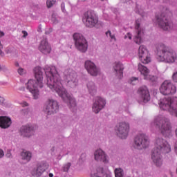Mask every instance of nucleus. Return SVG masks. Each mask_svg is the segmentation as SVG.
Segmentation results:
<instances>
[{
	"mask_svg": "<svg viewBox=\"0 0 177 177\" xmlns=\"http://www.w3.org/2000/svg\"><path fill=\"white\" fill-rule=\"evenodd\" d=\"M34 71L35 77L37 80H29L26 83L27 89H41L44 88V84L42 83L44 72L47 78V86H48L50 89H53V88H55V89H64L62 85L56 87V84L59 85V84H60L59 82V74H57V71H56V68H50L49 66H46L42 68L39 66H37L35 68Z\"/></svg>",
	"mask_w": 177,
	"mask_h": 177,
	"instance_id": "1",
	"label": "nucleus"
},
{
	"mask_svg": "<svg viewBox=\"0 0 177 177\" xmlns=\"http://www.w3.org/2000/svg\"><path fill=\"white\" fill-rule=\"evenodd\" d=\"M171 151V145L167 140L162 138H157L155 143V147L152 151L151 158L153 162L156 167L162 165V157L161 154H167Z\"/></svg>",
	"mask_w": 177,
	"mask_h": 177,
	"instance_id": "2",
	"label": "nucleus"
},
{
	"mask_svg": "<svg viewBox=\"0 0 177 177\" xmlns=\"http://www.w3.org/2000/svg\"><path fill=\"white\" fill-rule=\"evenodd\" d=\"M156 55L158 62L175 63V60H176V53L170 47L162 44L158 46Z\"/></svg>",
	"mask_w": 177,
	"mask_h": 177,
	"instance_id": "3",
	"label": "nucleus"
},
{
	"mask_svg": "<svg viewBox=\"0 0 177 177\" xmlns=\"http://www.w3.org/2000/svg\"><path fill=\"white\" fill-rule=\"evenodd\" d=\"M151 129H158L160 131L162 135L167 136L169 133H171V122L168 119L158 115L155 118L153 121L151 123Z\"/></svg>",
	"mask_w": 177,
	"mask_h": 177,
	"instance_id": "4",
	"label": "nucleus"
},
{
	"mask_svg": "<svg viewBox=\"0 0 177 177\" xmlns=\"http://www.w3.org/2000/svg\"><path fill=\"white\" fill-rule=\"evenodd\" d=\"M171 13L169 10L166 8V11L160 15H156V23L164 30V31H170L174 28V24L169 21L168 16H171Z\"/></svg>",
	"mask_w": 177,
	"mask_h": 177,
	"instance_id": "5",
	"label": "nucleus"
},
{
	"mask_svg": "<svg viewBox=\"0 0 177 177\" xmlns=\"http://www.w3.org/2000/svg\"><path fill=\"white\" fill-rule=\"evenodd\" d=\"M160 108L162 110L169 111L172 115L177 117V97H165L159 102Z\"/></svg>",
	"mask_w": 177,
	"mask_h": 177,
	"instance_id": "6",
	"label": "nucleus"
},
{
	"mask_svg": "<svg viewBox=\"0 0 177 177\" xmlns=\"http://www.w3.org/2000/svg\"><path fill=\"white\" fill-rule=\"evenodd\" d=\"M82 21L84 24H85L86 27H88L89 28H92L97 24V16L93 10H88L84 12L82 16Z\"/></svg>",
	"mask_w": 177,
	"mask_h": 177,
	"instance_id": "7",
	"label": "nucleus"
},
{
	"mask_svg": "<svg viewBox=\"0 0 177 177\" xmlns=\"http://www.w3.org/2000/svg\"><path fill=\"white\" fill-rule=\"evenodd\" d=\"M75 45L77 50L82 53H85L88 50V41L82 34L75 33L73 35Z\"/></svg>",
	"mask_w": 177,
	"mask_h": 177,
	"instance_id": "8",
	"label": "nucleus"
},
{
	"mask_svg": "<svg viewBox=\"0 0 177 177\" xmlns=\"http://www.w3.org/2000/svg\"><path fill=\"white\" fill-rule=\"evenodd\" d=\"M150 145V140L149 137L146 134H139L134 138L133 147L138 149V150H142V149H146L149 147Z\"/></svg>",
	"mask_w": 177,
	"mask_h": 177,
	"instance_id": "9",
	"label": "nucleus"
},
{
	"mask_svg": "<svg viewBox=\"0 0 177 177\" xmlns=\"http://www.w3.org/2000/svg\"><path fill=\"white\" fill-rule=\"evenodd\" d=\"M56 92L66 103H68V106L70 109H73L77 106L74 97H73V96H71V94L67 93L66 90L57 89L56 90Z\"/></svg>",
	"mask_w": 177,
	"mask_h": 177,
	"instance_id": "10",
	"label": "nucleus"
},
{
	"mask_svg": "<svg viewBox=\"0 0 177 177\" xmlns=\"http://www.w3.org/2000/svg\"><path fill=\"white\" fill-rule=\"evenodd\" d=\"M117 135L121 139H127L129 133V123L122 122L116 127Z\"/></svg>",
	"mask_w": 177,
	"mask_h": 177,
	"instance_id": "11",
	"label": "nucleus"
},
{
	"mask_svg": "<svg viewBox=\"0 0 177 177\" xmlns=\"http://www.w3.org/2000/svg\"><path fill=\"white\" fill-rule=\"evenodd\" d=\"M44 113L48 115H52V114H56L59 111V104L54 100H48L46 102V106L44 109Z\"/></svg>",
	"mask_w": 177,
	"mask_h": 177,
	"instance_id": "12",
	"label": "nucleus"
},
{
	"mask_svg": "<svg viewBox=\"0 0 177 177\" xmlns=\"http://www.w3.org/2000/svg\"><path fill=\"white\" fill-rule=\"evenodd\" d=\"M138 57L142 64H149L151 62L149 51L145 46H140L138 49Z\"/></svg>",
	"mask_w": 177,
	"mask_h": 177,
	"instance_id": "13",
	"label": "nucleus"
},
{
	"mask_svg": "<svg viewBox=\"0 0 177 177\" xmlns=\"http://www.w3.org/2000/svg\"><path fill=\"white\" fill-rule=\"evenodd\" d=\"M84 67L86 70H87L88 74H91L93 77H96L100 73L99 68H97L95 63L91 60H87L85 62Z\"/></svg>",
	"mask_w": 177,
	"mask_h": 177,
	"instance_id": "14",
	"label": "nucleus"
},
{
	"mask_svg": "<svg viewBox=\"0 0 177 177\" xmlns=\"http://www.w3.org/2000/svg\"><path fill=\"white\" fill-rule=\"evenodd\" d=\"M106 106V100L101 97H97L95 98V102L93 104V111L95 114H97L100 110L104 109V107Z\"/></svg>",
	"mask_w": 177,
	"mask_h": 177,
	"instance_id": "15",
	"label": "nucleus"
},
{
	"mask_svg": "<svg viewBox=\"0 0 177 177\" xmlns=\"http://www.w3.org/2000/svg\"><path fill=\"white\" fill-rule=\"evenodd\" d=\"M136 30H137V35L134 37L133 41L137 45H140L143 42V39H142L143 28L140 27V19L136 21Z\"/></svg>",
	"mask_w": 177,
	"mask_h": 177,
	"instance_id": "16",
	"label": "nucleus"
},
{
	"mask_svg": "<svg viewBox=\"0 0 177 177\" xmlns=\"http://www.w3.org/2000/svg\"><path fill=\"white\" fill-rule=\"evenodd\" d=\"M94 158L95 161L104 162V164H107V162H109V158H107V155H106V153H104L103 150L100 149H97L94 152Z\"/></svg>",
	"mask_w": 177,
	"mask_h": 177,
	"instance_id": "17",
	"label": "nucleus"
},
{
	"mask_svg": "<svg viewBox=\"0 0 177 177\" xmlns=\"http://www.w3.org/2000/svg\"><path fill=\"white\" fill-rule=\"evenodd\" d=\"M39 50H40V52L44 55L50 53L52 47H50V45H49V43L46 39H43L41 41L40 45L39 46Z\"/></svg>",
	"mask_w": 177,
	"mask_h": 177,
	"instance_id": "18",
	"label": "nucleus"
},
{
	"mask_svg": "<svg viewBox=\"0 0 177 177\" xmlns=\"http://www.w3.org/2000/svg\"><path fill=\"white\" fill-rule=\"evenodd\" d=\"M140 97L139 103H147L150 100V92L147 89H141L138 91Z\"/></svg>",
	"mask_w": 177,
	"mask_h": 177,
	"instance_id": "19",
	"label": "nucleus"
},
{
	"mask_svg": "<svg viewBox=\"0 0 177 177\" xmlns=\"http://www.w3.org/2000/svg\"><path fill=\"white\" fill-rule=\"evenodd\" d=\"M21 135L25 138H30L34 133V127L30 124L22 126L20 129Z\"/></svg>",
	"mask_w": 177,
	"mask_h": 177,
	"instance_id": "20",
	"label": "nucleus"
},
{
	"mask_svg": "<svg viewBox=\"0 0 177 177\" xmlns=\"http://www.w3.org/2000/svg\"><path fill=\"white\" fill-rule=\"evenodd\" d=\"M113 70L116 77H118L119 80H121L124 75V65L121 62H115Z\"/></svg>",
	"mask_w": 177,
	"mask_h": 177,
	"instance_id": "21",
	"label": "nucleus"
},
{
	"mask_svg": "<svg viewBox=\"0 0 177 177\" xmlns=\"http://www.w3.org/2000/svg\"><path fill=\"white\" fill-rule=\"evenodd\" d=\"M12 125V120L6 116H0V128L6 129Z\"/></svg>",
	"mask_w": 177,
	"mask_h": 177,
	"instance_id": "22",
	"label": "nucleus"
},
{
	"mask_svg": "<svg viewBox=\"0 0 177 177\" xmlns=\"http://www.w3.org/2000/svg\"><path fill=\"white\" fill-rule=\"evenodd\" d=\"M91 177H111V176L110 174H106L103 171V168L98 167L97 169L91 171Z\"/></svg>",
	"mask_w": 177,
	"mask_h": 177,
	"instance_id": "23",
	"label": "nucleus"
},
{
	"mask_svg": "<svg viewBox=\"0 0 177 177\" xmlns=\"http://www.w3.org/2000/svg\"><path fill=\"white\" fill-rule=\"evenodd\" d=\"M65 77L66 81H72L77 80V73L75 71L69 69L65 71Z\"/></svg>",
	"mask_w": 177,
	"mask_h": 177,
	"instance_id": "24",
	"label": "nucleus"
},
{
	"mask_svg": "<svg viewBox=\"0 0 177 177\" xmlns=\"http://www.w3.org/2000/svg\"><path fill=\"white\" fill-rule=\"evenodd\" d=\"M161 89H176V86L175 84H172L171 81L169 80H165L161 86H160Z\"/></svg>",
	"mask_w": 177,
	"mask_h": 177,
	"instance_id": "25",
	"label": "nucleus"
},
{
	"mask_svg": "<svg viewBox=\"0 0 177 177\" xmlns=\"http://www.w3.org/2000/svg\"><path fill=\"white\" fill-rule=\"evenodd\" d=\"M138 70L144 77H147L150 73V70L147 67L143 66L142 64H138Z\"/></svg>",
	"mask_w": 177,
	"mask_h": 177,
	"instance_id": "26",
	"label": "nucleus"
},
{
	"mask_svg": "<svg viewBox=\"0 0 177 177\" xmlns=\"http://www.w3.org/2000/svg\"><path fill=\"white\" fill-rule=\"evenodd\" d=\"M46 169V166L45 165V164L41 163L40 165L37 167L35 176H41V175H42V173L45 172Z\"/></svg>",
	"mask_w": 177,
	"mask_h": 177,
	"instance_id": "27",
	"label": "nucleus"
},
{
	"mask_svg": "<svg viewBox=\"0 0 177 177\" xmlns=\"http://www.w3.org/2000/svg\"><path fill=\"white\" fill-rule=\"evenodd\" d=\"M21 156L22 157V160H26V162H28V161H30L31 160L32 154L30 151H24L21 152Z\"/></svg>",
	"mask_w": 177,
	"mask_h": 177,
	"instance_id": "28",
	"label": "nucleus"
},
{
	"mask_svg": "<svg viewBox=\"0 0 177 177\" xmlns=\"http://www.w3.org/2000/svg\"><path fill=\"white\" fill-rule=\"evenodd\" d=\"M160 92L162 95L167 96L168 95H174V93H176V89H160Z\"/></svg>",
	"mask_w": 177,
	"mask_h": 177,
	"instance_id": "29",
	"label": "nucleus"
},
{
	"mask_svg": "<svg viewBox=\"0 0 177 177\" xmlns=\"http://www.w3.org/2000/svg\"><path fill=\"white\" fill-rule=\"evenodd\" d=\"M77 84L78 80H67L66 86L68 88H71L72 89H74V88L77 86Z\"/></svg>",
	"mask_w": 177,
	"mask_h": 177,
	"instance_id": "30",
	"label": "nucleus"
},
{
	"mask_svg": "<svg viewBox=\"0 0 177 177\" xmlns=\"http://www.w3.org/2000/svg\"><path fill=\"white\" fill-rule=\"evenodd\" d=\"M115 177H124V170L121 168L115 169Z\"/></svg>",
	"mask_w": 177,
	"mask_h": 177,
	"instance_id": "31",
	"label": "nucleus"
},
{
	"mask_svg": "<svg viewBox=\"0 0 177 177\" xmlns=\"http://www.w3.org/2000/svg\"><path fill=\"white\" fill-rule=\"evenodd\" d=\"M158 77L157 76H149V81L153 86H156L158 84Z\"/></svg>",
	"mask_w": 177,
	"mask_h": 177,
	"instance_id": "32",
	"label": "nucleus"
},
{
	"mask_svg": "<svg viewBox=\"0 0 177 177\" xmlns=\"http://www.w3.org/2000/svg\"><path fill=\"white\" fill-rule=\"evenodd\" d=\"M29 91H30V93L32 95L34 99H38V97H39V90L31 89Z\"/></svg>",
	"mask_w": 177,
	"mask_h": 177,
	"instance_id": "33",
	"label": "nucleus"
},
{
	"mask_svg": "<svg viewBox=\"0 0 177 177\" xmlns=\"http://www.w3.org/2000/svg\"><path fill=\"white\" fill-rule=\"evenodd\" d=\"M137 82H139V79L138 77H131L129 80V84H131V85H136Z\"/></svg>",
	"mask_w": 177,
	"mask_h": 177,
	"instance_id": "34",
	"label": "nucleus"
},
{
	"mask_svg": "<svg viewBox=\"0 0 177 177\" xmlns=\"http://www.w3.org/2000/svg\"><path fill=\"white\" fill-rule=\"evenodd\" d=\"M55 3H56V1L47 0L46 1L47 8H52V6H53V5H55Z\"/></svg>",
	"mask_w": 177,
	"mask_h": 177,
	"instance_id": "35",
	"label": "nucleus"
},
{
	"mask_svg": "<svg viewBox=\"0 0 177 177\" xmlns=\"http://www.w3.org/2000/svg\"><path fill=\"white\" fill-rule=\"evenodd\" d=\"M71 167V164L70 162H68L66 165H64L63 167L64 172H68V170L70 169Z\"/></svg>",
	"mask_w": 177,
	"mask_h": 177,
	"instance_id": "36",
	"label": "nucleus"
},
{
	"mask_svg": "<svg viewBox=\"0 0 177 177\" xmlns=\"http://www.w3.org/2000/svg\"><path fill=\"white\" fill-rule=\"evenodd\" d=\"M87 88L88 89H95V83L93 82H88Z\"/></svg>",
	"mask_w": 177,
	"mask_h": 177,
	"instance_id": "37",
	"label": "nucleus"
},
{
	"mask_svg": "<svg viewBox=\"0 0 177 177\" xmlns=\"http://www.w3.org/2000/svg\"><path fill=\"white\" fill-rule=\"evenodd\" d=\"M18 73L20 75H24V74H26V71L24 68H19L18 69Z\"/></svg>",
	"mask_w": 177,
	"mask_h": 177,
	"instance_id": "38",
	"label": "nucleus"
},
{
	"mask_svg": "<svg viewBox=\"0 0 177 177\" xmlns=\"http://www.w3.org/2000/svg\"><path fill=\"white\" fill-rule=\"evenodd\" d=\"M0 71H8V68H6L5 66L0 65Z\"/></svg>",
	"mask_w": 177,
	"mask_h": 177,
	"instance_id": "39",
	"label": "nucleus"
},
{
	"mask_svg": "<svg viewBox=\"0 0 177 177\" xmlns=\"http://www.w3.org/2000/svg\"><path fill=\"white\" fill-rule=\"evenodd\" d=\"M22 34H24L22 38H26L28 35V33L26 30H22Z\"/></svg>",
	"mask_w": 177,
	"mask_h": 177,
	"instance_id": "40",
	"label": "nucleus"
},
{
	"mask_svg": "<svg viewBox=\"0 0 177 177\" xmlns=\"http://www.w3.org/2000/svg\"><path fill=\"white\" fill-rule=\"evenodd\" d=\"M124 38H129L130 39H132V35H131V33H127V35L124 36Z\"/></svg>",
	"mask_w": 177,
	"mask_h": 177,
	"instance_id": "41",
	"label": "nucleus"
},
{
	"mask_svg": "<svg viewBox=\"0 0 177 177\" xmlns=\"http://www.w3.org/2000/svg\"><path fill=\"white\" fill-rule=\"evenodd\" d=\"M6 156L7 157V158H10V157H12V153H10V151H8L7 152V153L6 154Z\"/></svg>",
	"mask_w": 177,
	"mask_h": 177,
	"instance_id": "42",
	"label": "nucleus"
},
{
	"mask_svg": "<svg viewBox=\"0 0 177 177\" xmlns=\"http://www.w3.org/2000/svg\"><path fill=\"white\" fill-rule=\"evenodd\" d=\"M5 156V153H3V150L0 149V158H2Z\"/></svg>",
	"mask_w": 177,
	"mask_h": 177,
	"instance_id": "43",
	"label": "nucleus"
},
{
	"mask_svg": "<svg viewBox=\"0 0 177 177\" xmlns=\"http://www.w3.org/2000/svg\"><path fill=\"white\" fill-rule=\"evenodd\" d=\"M52 21H53V23H55V24H57V23H59V21H57V19H56V18L55 17H52Z\"/></svg>",
	"mask_w": 177,
	"mask_h": 177,
	"instance_id": "44",
	"label": "nucleus"
},
{
	"mask_svg": "<svg viewBox=\"0 0 177 177\" xmlns=\"http://www.w3.org/2000/svg\"><path fill=\"white\" fill-rule=\"evenodd\" d=\"M4 102H5V98L0 97V104H3Z\"/></svg>",
	"mask_w": 177,
	"mask_h": 177,
	"instance_id": "45",
	"label": "nucleus"
},
{
	"mask_svg": "<svg viewBox=\"0 0 177 177\" xmlns=\"http://www.w3.org/2000/svg\"><path fill=\"white\" fill-rule=\"evenodd\" d=\"M64 8H65L64 3H62L61 8H62V12H64Z\"/></svg>",
	"mask_w": 177,
	"mask_h": 177,
	"instance_id": "46",
	"label": "nucleus"
},
{
	"mask_svg": "<svg viewBox=\"0 0 177 177\" xmlns=\"http://www.w3.org/2000/svg\"><path fill=\"white\" fill-rule=\"evenodd\" d=\"M106 35H109L110 37L113 35H111V31H110V30H108V31L106 32Z\"/></svg>",
	"mask_w": 177,
	"mask_h": 177,
	"instance_id": "47",
	"label": "nucleus"
},
{
	"mask_svg": "<svg viewBox=\"0 0 177 177\" xmlns=\"http://www.w3.org/2000/svg\"><path fill=\"white\" fill-rule=\"evenodd\" d=\"M110 38H111V39H115V35H112Z\"/></svg>",
	"mask_w": 177,
	"mask_h": 177,
	"instance_id": "48",
	"label": "nucleus"
},
{
	"mask_svg": "<svg viewBox=\"0 0 177 177\" xmlns=\"http://www.w3.org/2000/svg\"><path fill=\"white\" fill-rule=\"evenodd\" d=\"M140 89H147V86H144V87H141L140 88Z\"/></svg>",
	"mask_w": 177,
	"mask_h": 177,
	"instance_id": "49",
	"label": "nucleus"
},
{
	"mask_svg": "<svg viewBox=\"0 0 177 177\" xmlns=\"http://www.w3.org/2000/svg\"><path fill=\"white\" fill-rule=\"evenodd\" d=\"M0 34H1V37H3V35H5V33H3V32L0 31Z\"/></svg>",
	"mask_w": 177,
	"mask_h": 177,
	"instance_id": "50",
	"label": "nucleus"
},
{
	"mask_svg": "<svg viewBox=\"0 0 177 177\" xmlns=\"http://www.w3.org/2000/svg\"><path fill=\"white\" fill-rule=\"evenodd\" d=\"M48 176H49V177H53V174L50 173V174H48Z\"/></svg>",
	"mask_w": 177,
	"mask_h": 177,
	"instance_id": "51",
	"label": "nucleus"
},
{
	"mask_svg": "<svg viewBox=\"0 0 177 177\" xmlns=\"http://www.w3.org/2000/svg\"><path fill=\"white\" fill-rule=\"evenodd\" d=\"M24 106H28V104L27 102H24Z\"/></svg>",
	"mask_w": 177,
	"mask_h": 177,
	"instance_id": "52",
	"label": "nucleus"
},
{
	"mask_svg": "<svg viewBox=\"0 0 177 177\" xmlns=\"http://www.w3.org/2000/svg\"><path fill=\"white\" fill-rule=\"evenodd\" d=\"M123 2H129V0H122Z\"/></svg>",
	"mask_w": 177,
	"mask_h": 177,
	"instance_id": "53",
	"label": "nucleus"
},
{
	"mask_svg": "<svg viewBox=\"0 0 177 177\" xmlns=\"http://www.w3.org/2000/svg\"><path fill=\"white\" fill-rule=\"evenodd\" d=\"M138 13H139V15H141L142 17H143V14L140 13V12H139V11H138Z\"/></svg>",
	"mask_w": 177,
	"mask_h": 177,
	"instance_id": "54",
	"label": "nucleus"
},
{
	"mask_svg": "<svg viewBox=\"0 0 177 177\" xmlns=\"http://www.w3.org/2000/svg\"><path fill=\"white\" fill-rule=\"evenodd\" d=\"M16 66H19V63H17V64H16Z\"/></svg>",
	"mask_w": 177,
	"mask_h": 177,
	"instance_id": "55",
	"label": "nucleus"
}]
</instances>
